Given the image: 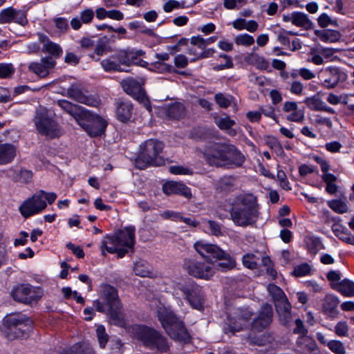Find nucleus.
<instances>
[{"label":"nucleus","mask_w":354,"mask_h":354,"mask_svg":"<svg viewBox=\"0 0 354 354\" xmlns=\"http://www.w3.org/2000/svg\"><path fill=\"white\" fill-rule=\"evenodd\" d=\"M161 218L164 220H171L175 222H180L182 218V213L173 210H165L160 214Z\"/></svg>","instance_id":"55"},{"label":"nucleus","mask_w":354,"mask_h":354,"mask_svg":"<svg viewBox=\"0 0 354 354\" xmlns=\"http://www.w3.org/2000/svg\"><path fill=\"white\" fill-rule=\"evenodd\" d=\"M77 124L91 138H97L104 133L107 121L101 115L84 109Z\"/></svg>","instance_id":"9"},{"label":"nucleus","mask_w":354,"mask_h":354,"mask_svg":"<svg viewBox=\"0 0 354 354\" xmlns=\"http://www.w3.org/2000/svg\"><path fill=\"white\" fill-rule=\"evenodd\" d=\"M216 136L214 127H209L206 125L193 127L188 135L189 138L196 142H205L213 139Z\"/></svg>","instance_id":"23"},{"label":"nucleus","mask_w":354,"mask_h":354,"mask_svg":"<svg viewBox=\"0 0 354 354\" xmlns=\"http://www.w3.org/2000/svg\"><path fill=\"white\" fill-rule=\"evenodd\" d=\"M100 64L104 69V71L106 73H114V72H128V70H125L122 66H120L119 64L115 62L111 57H109L102 59L100 62Z\"/></svg>","instance_id":"38"},{"label":"nucleus","mask_w":354,"mask_h":354,"mask_svg":"<svg viewBox=\"0 0 354 354\" xmlns=\"http://www.w3.org/2000/svg\"><path fill=\"white\" fill-rule=\"evenodd\" d=\"M29 198L37 207H39V210L41 213L47 207L48 204L52 205L55 201L57 195L55 192H48L40 189Z\"/></svg>","instance_id":"22"},{"label":"nucleus","mask_w":354,"mask_h":354,"mask_svg":"<svg viewBox=\"0 0 354 354\" xmlns=\"http://www.w3.org/2000/svg\"><path fill=\"white\" fill-rule=\"evenodd\" d=\"M274 306L280 324L288 326L292 320L290 303L288 300H285L281 304L278 303Z\"/></svg>","instance_id":"26"},{"label":"nucleus","mask_w":354,"mask_h":354,"mask_svg":"<svg viewBox=\"0 0 354 354\" xmlns=\"http://www.w3.org/2000/svg\"><path fill=\"white\" fill-rule=\"evenodd\" d=\"M163 109L167 118L171 120H180L186 115V108L179 102L169 103Z\"/></svg>","instance_id":"24"},{"label":"nucleus","mask_w":354,"mask_h":354,"mask_svg":"<svg viewBox=\"0 0 354 354\" xmlns=\"http://www.w3.org/2000/svg\"><path fill=\"white\" fill-rule=\"evenodd\" d=\"M332 231L340 241L354 245V236L344 225L335 223L332 225Z\"/></svg>","instance_id":"31"},{"label":"nucleus","mask_w":354,"mask_h":354,"mask_svg":"<svg viewBox=\"0 0 354 354\" xmlns=\"http://www.w3.org/2000/svg\"><path fill=\"white\" fill-rule=\"evenodd\" d=\"M15 8L12 6L3 8L0 11V24H11L13 22Z\"/></svg>","instance_id":"45"},{"label":"nucleus","mask_w":354,"mask_h":354,"mask_svg":"<svg viewBox=\"0 0 354 354\" xmlns=\"http://www.w3.org/2000/svg\"><path fill=\"white\" fill-rule=\"evenodd\" d=\"M215 123L221 130L230 129L236 124L235 121L232 120L228 115L224 118H216Z\"/></svg>","instance_id":"51"},{"label":"nucleus","mask_w":354,"mask_h":354,"mask_svg":"<svg viewBox=\"0 0 354 354\" xmlns=\"http://www.w3.org/2000/svg\"><path fill=\"white\" fill-rule=\"evenodd\" d=\"M183 268L190 276L200 279L209 280L215 274L212 261L202 256L185 259Z\"/></svg>","instance_id":"10"},{"label":"nucleus","mask_w":354,"mask_h":354,"mask_svg":"<svg viewBox=\"0 0 354 354\" xmlns=\"http://www.w3.org/2000/svg\"><path fill=\"white\" fill-rule=\"evenodd\" d=\"M224 144L225 142H214L205 147L203 157L209 165L216 167H223Z\"/></svg>","instance_id":"16"},{"label":"nucleus","mask_w":354,"mask_h":354,"mask_svg":"<svg viewBox=\"0 0 354 354\" xmlns=\"http://www.w3.org/2000/svg\"><path fill=\"white\" fill-rule=\"evenodd\" d=\"M97 337L101 348H104L109 340V335L106 334L104 326L100 325L96 330Z\"/></svg>","instance_id":"54"},{"label":"nucleus","mask_w":354,"mask_h":354,"mask_svg":"<svg viewBox=\"0 0 354 354\" xmlns=\"http://www.w3.org/2000/svg\"><path fill=\"white\" fill-rule=\"evenodd\" d=\"M38 207L28 197L21 204L19 211L24 218H28L41 213Z\"/></svg>","instance_id":"35"},{"label":"nucleus","mask_w":354,"mask_h":354,"mask_svg":"<svg viewBox=\"0 0 354 354\" xmlns=\"http://www.w3.org/2000/svg\"><path fill=\"white\" fill-rule=\"evenodd\" d=\"M305 116L304 108L297 109L287 116V120L290 122H301Z\"/></svg>","instance_id":"58"},{"label":"nucleus","mask_w":354,"mask_h":354,"mask_svg":"<svg viewBox=\"0 0 354 354\" xmlns=\"http://www.w3.org/2000/svg\"><path fill=\"white\" fill-rule=\"evenodd\" d=\"M243 329V322L239 319V317L237 315H227V322H225L223 327V331L225 334L234 335L236 332H240Z\"/></svg>","instance_id":"32"},{"label":"nucleus","mask_w":354,"mask_h":354,"mask_svg":"<svg viewBox=\"0 0 354 354\" xmlns=\"http://www.w3.org/2000/svg\"><path fill=\"white\" fill-rule=\"evenodd\" d=\"M153 70L159 73H178L172 65L162 62H154L151 64Z\"/></svg>","instance_id":"47"},{"label":"nucleus","mask_w":354,"mask_h":354,"mask_svg":"<svg viewBox=\"0 0 354 354\" xmlns=\"http://www.w3.org/2000/svg\"><path fill=\"white\" fill-rule=\"evenodd\" d=\"M331 288L346 297L354 296V282L346 278L335 284H331Z\"/></svg>","instance_id":"34"},{"label":"nucleus","mask_w":354,"mask_h":354,"mask_svg":"<svg viewBox=\"0 0 354 354\" xmlns=\"http://www.w3.org/2000/svg\"><path fill=\"white\" fill-rule=\"evenodd\" d=\"M185 3V1L169 0L164 4L163 10L165 12H171L175 9L181 8V5H184Z\"/></svg>","instance_id":"63"},{"label":"nucleus","mask_w":354,"mask_h":354,"mask_svg":"<svg viewBox=\"0 0 354 354\" xmlns=\"http://www.w3.org/2000/svg\"><path fill=\"white\" fill-rule=\"evenodd\" d=\"M169 171L174 175H192L193 171L181 165H171L169 168Z\"/></svg>","instance_id":"57"},{"label":"nucleus","mask_w":354,"mask_h":354,"mask_svg":"<svg viewBox=\"0 0 354 354\" xmlns=\"http://www.w3.org/2000/svg\"><path fill=\"white\" fill-rule=\"evenodd\" d=\"M339 302L337 297L331 295H326L322 304L323 313L332 319L336 318L338 314L337 308Z\"/></svg>","instance_id":"28"},{"label":"nucleus","mask_w":354,"mask_h":354,"mask_svg":"<svg viewBox=\"0 0 354 354\" xmlns=\"http://www.w3.org/2000/svg\"><path fill=\"white\" fill-rule=\"evenodd\" d=\"M245 160V156L234 145L224 144L223 167L228 169L239 168L242 167Z\"/></svg>","instance_id":"14"},{"label":"nucleus","mask_w":354,"mask_h":354,"mask_svg":"<svg viewBox=\"0 0 354 354\" xmlns=\"http://www.w3.org/2000/svg\"><path fill=\"white\" fill-rule=\"evenodd\" d=\"M229 213L230 218L236 226L245 227L254 225L259 217L257 198L252 194L236 197Z\"/></svg>","instance_id":"3"},{"label":"nucleus","mask_w":354,"mask_h":354,"mask_svg":"<svg viewBox=\"0 0 354 354\" xmlns=\"http://www.w3.org/2000/svg\"><path fill=\"white\" fill-rule=\"evenodd\" d=\"M303 102L309 109L314 111H321L322 106L324 104V102L320 98L319 93L306 97L303 100Z\"/></svg>","instance_id":"39"},{"label":"nucleus","mask_w":354,"mask_h":354,"mask_svg":"<svg viewBox=\"0 0 354 354\" xmlns=\"http://www.w3.org/2000/svg\"><path fill=\"white\" fill-rule=\"evenodd\" d=\"M95 16L93 10L91 8H88L81 11L80 13V18L83 24H90Z\"/></svg>","instance_id":"59"},{"label":"nucleus","mask_w":354,"mask_h":354,"mask_svg":"<svg viewBox=\"0 0 354 354\" xmlns=\"http://www.w3.org/2000/svg\"><path fill=\"white\" fill-rule=\"evenodd\" d=\"M314 34L324 43H335L340 40L342 34L339 30L333 29L315 30Z\"/></svg>","instance_id":"30"},{"label":"nucleus","mask_w":354,"mask_h":354,"mask_svg":"<svg viewBox=\"0 0 354 354\" xmlns=\"http://www.w3.org/2000/svg\"><path fill=\"white\" fill-rule=\"evenodd\" d=\"M268 290L273 299L274 306L278 303L281 304L283 301L288 300L283 290L274 283H270L268 286Z\"/></svg>","instance_id":"36"},{"label":"nucleus","mask_w":354,"mask_h":354,"mask_svg":"<svg viewBox=\"0 0 354 354\" xmlns=\"http://www.w3.org/2000/svg\"><path fill=\"white\" fill-rule=\"evenodd\" d=\"M133 111V105L131 102H119L115 111L116 118L122 123H127L131 120Z\"/></svg>","instance_id":"25"},{"label":"nucleus","mask_w":354,"mask_h":354,"mask_svg":"<svg viewBox=\"0 0 354 354\" xmlns=\"http://www.w3.org/2000/svg\"><path fill=\"white\" fill-rule=\"evenodd\" d=\"M163 142L157 139H148L141 143L139 151L134 159V166L140 170L151 167H161L165 165V160L161 153L164 149Z\"/></svg>","instance_id":"5"},{"label":"nucleus","mask_w":354,"mask_h":354,"mask_svg":"<svg viewBox=\"0 0 354 354\" xmlns=\"http://www.w3.org/2000/svg\"><path fill=\"white\" fill-rule=\"evenodd\" d=\"M95 310L99 313H106L113 325L123 326L125 324L122 313L123 305L118 295L116 288L105 284L102 289L100 300L94 301Z\"/></svg>","instance_id":"2"},{"label":"nucleus","mask_w":354,"mask_h":354,"mask_svg":"<svg viewBox=\"0 0 354 354\" xmlns=\"http://www.w3.org/2000/svg\"><path fill=\"white\" fill-rule=\"evenodd\" d=\"M23 10H17L15 8V18L12 23L25 27L28 24V10L29 8L25 6Z\"/></svg>","instance_id":"44"},{"label":"nucleus","mask_w":354,"mask_h":354,"mask_svg":"<svg viewBox=\"0 0 354 354\" xmlns=\"http://www.w3.org/2000/svg\"><path fill=\"white\" fill-rule=\"evenodd\" d=\"M156 317L162 328L174 341L183 344L192 342V337L185 326V322L173 310L163 308L157 310Z\"/></svg>","instance_id":"4"},{"label":"nucleus","mask_w":354,"mask_h":354,"mask_svg":"<svg viewBox=\"0 0 354 354\" xmlns=\"http://www.w3.org/2000/svg\"><path fill=\"white\" fill-rule=\"evenodd\" d=\"M28 69L30 71L40 77H46L48 74V71L46 68L45 65L41 62H30L28 66Z\"/></svg>","instance_id":"49"},{"label":"nucleus","mask_w":354,"mask_h":354,"mask_svg":"<svg viewBox=\"0 0 354 354\" xmlns=\"http://www.w3.org/2000/svg\"><path fill=\"white\" fill-rule=\"evenodd\" d=\"M68 97L73 100L90 106H97L100 100L93 95H85L76 84H72L67 89Z\"/></svg>","instance_id":"18"},{"label":"nucleus","mask_w":354,"mask_h":354,"mask_svg":"<svg viewBox=\"0 0 354 354\" xmlns=\"http://www.w3.org/2000/svg\"><path fill=\"white\" fill-rule=\"evenodd\" d=\"M122 87L124 91L132 97L141 90L140 84L138 81L133 79L124 80L122 82Z\"/></svg>","instance_id":"42"},{"label":"nucleus","mask_w":354,"mask_h":354,"mask_svg":"<svg viewBox=\"0 0 354 354\" xmlns=\"http://www.w3.org/2000/svg\"><path fill=\"white\" fill-rule=\"evenodd\" d=\"M10 176L15 182L21 183H28L32 178L33 174L31 170L20 168L18 169H10Z\"/></svg>","instance_id":"33"},{"label":"nucleus","mask_w":354,"mask_h":354,"mask_svg":"<svg viewBox=\"0 0 354 354\" xmlns=\"http://www.w3.org/2000/svg\"><path fill=\"white\" fill-rule=\"evenodd\" d=\"M194 248L201 256L209 261L210 257L218 260L224 258L223 254H225V251L217 245L209 243L203 240L196 241L194 244Z\"/></svg>","instance_id":"17"},{"label":"nucleus","mask_w":354,"mask_h":354,"mask_svg":"<svg viewBox=\"0 0 354 354\" xmlns=\"http://www.w3.org/2000/svg\"><path fill=\"white\" fill-rule=\"evenodd\" d=\"M136 245V227L132 225L124 227L113 234H106L101 241L100 249L104 252L116 254L118 259L129 252L133 253Z\"/></svg>","instance_id":"1"},{"label":"nucleus","mask_w":354,"mask_h":354,"mask_svg":"<svg viewBox=\"0 0 354 354\" xmlns=\"http://www.w3.org/2000/svg\"><path fill=\"white\" fill-rule=\"evenodd\" d=\"M162 189L163 193L167 196L176 194L188 199L191 198L192 196L191 188L183 183L174 180L165 182L162 185Z\"/></svg>","instance_id":"20"},{"label":"nucleus","mask_w":354,"mask_h":354,"mask_svg":"<svg viewBox=\"0 0 354 354\" xmlns=\"http://www.w3.org/2000/svg\"><path fill=\"white\" fill-rule=\"evenodd\" d=\"M176 289L192 309L204 310L206 294L202 286L191 278H186L176 283Z\"/></svg>","instance_id":"7"},{"label":"nucleus","mask_w":354,"mask_h":354,"mask_svg":"<svg viewBox=\"0 0 354 354\" xmlns=\"http://www.w3.org/2000/svg\"><path fill=\"white\" fill-rule=\"evenodd\" d=\"M328 207L337 214H344L348 212L346 203L341 199H333L328 201Z\"/></svg>","instance_id":"46"},{"label":"nucleus","mask_w":354,"mask_h":354,"mask_svg":"<svg viewBox=\"0 0 354 354\" xmlns=\"http://www.w3.org/2000/svg\"><path fill=\"white\" fill-rule=\"evenodd\" d=\"M145 55V52L143 50L130 47L115 50V57L119 60V63L127 67L135 65L147 68L148 62L140 58Z\"/></svg>","instance_id":"12"},{"label":"nucleus","mask_w":354,"mask_h":354,"mask_svg":"<svg viewBox=\"0 0 354 354\" xmlns=\"http://www.w3.org/2000/svg\"><path fill=\"white\" fill-rule=\"evenodd\" d=\"M32 330V321L19 314L6 315L3 319L1 331L8 340L26 338Z\"/></svg>","instance_id":"8"},{"label":"nucleus","mask_w":354,"mask_h":354,"mask_svg":"<svg viewBox=\"0 0 354 354\" xmlns=\"http://www.w3.org/2000/svg\"><path fill=\"white\" fill-rule=\"evenodd\" d=\"M272 319V306L271 304L266 303L261 306L257 317L252 322V329L258 332H262L270 326Z\"/></svg>","instance_id":"15"},{"label":"nucleus","mask_w":354,"mask_h":354,"mask_svg":"<svg viewBox=\"0 0 354 354\" xmlns=\"http://www.w3.org/2000/svg\"><path fill=\"white\" fill-rule=\"evenodd\" d=\"M282 20L284 22L291 21L293 25L302 27L307 30L313 29L315 26L308 15L299 11H293L290 15H283Z\"/></svg>","instance_id":"21"},{"label":"nucleus","mask_w":354,"mask_h":354,"mask_svg":"<svg viewBox=\"0 0 354 354\" xmlns=\"http://www.w3.org/2000/svg\"><path fill=\"white\" fill-rule=\"evenodd\" d=\"M234 185V179L230 176L221 178L218 181V187L223 191L230 190Z\"/></svg>","instance_id":"64"},{"label":"nucleus","mask_w":354,"mask_h":354,"mask_svg":"<svg viewBox=\"0 0 354 354\" xmlns=\"http://www.w3.org/2000/svg\"><path fill=\"white\" fill-rule=\"evenodd\" d=\"M224 258H221L219 261H223L218 262L216 264V268L221 272H227L232 270L236 267V262L234 258H233L229 253L225 252V254H223Z\"/></svg>","instance_id":"37"},{"label":"nucleus","mask_w":354,"mask_h":354,"mask_svg":"<svg viewBox=\"0 0 354 354\" xmlns=\"http://www.w3.org/2000/svg\"><path fill=\"white\" fill-rule=\"evenodd\" d=\"M348 0H335V6L333 10L337 14L346 15L348 13Z\"/></svg>","instance_id":"60"},{"label":"nucleus","mask_w":354,"mask_h":354,"mask_svg":"<svg viewBox=\"0 0 354 354\" xmlns=\"http://www.w3.org/2000/svg\"><path fill=\"white\" fill-rule=\"evenodd\" d=\"M135 338L142 345L150 349H156L158 353H165L170 350L167 338L162 333L151 326L136 324L133 328Z\"/></svg>","instance_id":"6"},{"label":"nucleus","mask_w":354,"mask_h":354,"mask_svg":"<svg viewBox=\"0 0 354 354\" xmlns=\"http://www.w3.org/2000/svg\"><path fill=\"white\" fill-rule=\"evenodd\" d=\"M29 283H19L15 286L10 292L11 297L16 301L30 304L38 301L41 296L36 295Z\"/></svg>","instance_id":"13"},{"label":"nucleus","mask_w":354,"mask_h":354,"mask_svg":"<svg viewBox=\"0 0 354 354\" xmlns=\"http://www.w3.org/2000/svg\"><path fill=\"white\" fill-rule=\"evenodd\" d=\"M42 51L49 53L55 58L60 57L63 53L62 47L53 41L46 43L42 48Z\"/></svg>","instance_id":"43"},{"label":"nucleus","mask_w":354,"mask_h":354,"mask_svg":"<svg viewBox=\"0 0 354 354\" xmlns=\"http://www.w3.org/2000/svg\"><path fill=\"white\" fill-rule=\"evenodd\" d=\"M326 77L322 82V86L326 88H335L340 81H344L346 75L340 68L336 66L326 67L324 71Z\"/></svg>","instance_id":"19"},{"label":"nucleus","mask_w":354,"mask_h":354,"mask_svg":"<svg viewBox=\"0 0 354 354\" xmlns=\"http://www.w3.org/2000/svg\"><path fill=\"white\" fill-rule=\"evenodd\" d=\"M15 72V68L11 63H0V79H9Z\"/></svg>","instance_id":"50"},{"label":"nucleus","mask_w":354,"mask_h":354,"mask_svg":"<svg viewBox=\"0 0 354 354\" xmlns=\"http://www.w3.org/2000/svg\"><path fill=\"white\" fill-rule=\"evenodd\" d=\"M328 348L335 354H345L346 350L344 344L339 340H330L327 343Z\"/></svg>","instance_id":"52"},{"label":"nucleus","mask_w":354,"mask_h":354,"mask_svg":"<svg viewBox=\"0 0 354 354\" xmlns=\"http://www.w3.org/2000/svg\"><path fill=\"white\" fill-rule=\"evenodd\" d=\"M311 266L308 263H302L296 266L292 271V274L296 277H302L311 274Z\"/></svg>","instance_id":"48"},{"label":"nucleus","mask_w":354,"mask_h":354,"mask_svg":"<svg viewBox=\"0 0 354 354\" xmlns=\"http://www.w3.org/2000/svg\"><path fill=\"white\" fill-rule=\"evenodd\" d=\"M71 354H95L94 350L83 342H79L74 344L70 350Z\"/></svg>","instance_id":"41"},{"label":"nucleus","mask_w":354,"mask_h":354,"mask_svg":"<svg viewBox=\"0 0 354 354\" xmlns=\"http://www.w3.org/2000/svg\"><path fill=\"white\" fill-rule=\"evenodd\" d=\"M57 104L66 113L71 115L77 122L85 108L77 104H73L66 100H58Z\"/></svg>","instance_id":"27"},{"label":"nucleus","mask_w":354,"mask_h":354,"mask_svg":"<svg viewBox=\"0 0 354 354\" xmlns=\"http://www.w3.org/2000/svg\"><path fill=\"white\" fill-rule=\"evenodd\" d=\"M35 128L38 133L51 139L60 137V127L58 123L46 112L38 113L35 120Z\"/></svg>","instance_id":"11"},{"label":"nucleus","mask_w":354,"mask_h":354,"mask_svg":"<svg viewBox=\"0 0 354 354\" xmlns=\"http://www.w3.org/2000/svg\"><path fill=\"white\" fill-rule=\"evenodd\" d=\"M234 41L237 45L250 46L254 43V39L252 35L248 33H243L237 35L234 39Z\"/></svg>","instance_id":"53"},{"label":"nucleus","mask_w":354,"mask_h":354,"mask_svg":"<svg viewBox=\"0 0 354 354\" xmlns=\"http://www.w3.org/2000/svg\"><path fill=\"white\" fill-rule=\"evenodd\" d=\"M7 247L6 242H0V268L8 263L9 256Z\"/></svg>","instance_id":"61"},{"label":"nucleus","mask_w":354,"mask_h":354,"mask_svg":"<svg viewBox=\"0 0 354 354\" xmlns=\"http://www.w3.org/2000/svg\"><path fill=\"white\" fill-rule=\"evenodd\" d=\"M348 326L346 322H339L335 326V333L339 337H348Z\"/></svg>","instance_id":"62"},{"label":"nucleus","mask_w":354,"mask_h":354,"mask_svg":"<svg viewBox=\"0 0 354 354\" xmlns=\"http://www.w3.org/2000/svg\"><path fill=\"white\" fill-rule=\"evenodd\" d=\"M17 156V147L12 143L0 144V165L12 162Z\"/></svg>","instance_id":"29"},{"label":"nucleus","mask_w":354,"mask_h":354,"mask_svg":"<svg viewBox=\"0 0 354 354\" xmlns=\"http://www.w3.org/2000/svg\"><path fill=\"white\" fill-rule=\"evenodd\" d=\"M255 255L252 253H247L243 256V265L249 269L254 270L257 268V263L254 260Z\"/></svg>","instance_id":"56"},{"label":"nucleus","mask_w":354,"mask_h":354,"mask_svg":"<svg viewBox=\"0 0 354 354\" xmlns=\"http://www.w3.org/2000/svg\"><path fill=\"white\" fill-rule=\"evenodd\" d=\"M216 39V36H211L205 39L201 35H197L191 37L190 43L194 46H196L199 49H203L205 48L207 45L214 43Z\"/></svg>","instance_id":"40"}]
</instances>
